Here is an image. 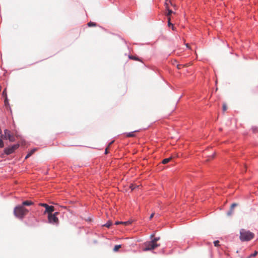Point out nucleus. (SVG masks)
<instances>
[{
	"label": "nucleus",
	"mask_w": 258,
	"mask_h": 258,
	"mask_svg": "<svg viewBox=\"0 0 258 258\" xmlns=\"http://www.w3.org/2000/svg\"><path fill=\"white\" fill-rule=\"evenodd\" d=\"M29 212V210L21 205L16 206L14 210V214L17 218L22 219Z\"/></svg>",
	"instance_id": "1"
},
{
	"label": "nucleus",
	"mask_w": 258,
	"mask_h": 258,
	"mask_svg": "<svg viewBox=\"0 0 258 258\" xmlns=\"http://www.w3.org/2000/svg\"><path fill=\"white\" fill-rule=\"evenodd\" d=\"M254 233L249 230L241 229L240 230L239 239L241 241H248L253 238Z\"/></svg>",
	"instance_id": "2"
},
{
	"label": "nucleus",
	"mask_w": 258,
	"mask_h": 258,
	"mask_svg": "<svg viewBox=\"0 0 258 258\" xmlns=\"http://www.w3.org/2000/svg\"><path fill=\"white\" fill-rule=\"evenodd\" d=\"M1 137L5 140H9L10 142H14L15 141V137L11 133V132L5 129L4 130V135H1Z\"/></svg>",
	"instance_id": "3"
},
{
	"label": "nucleus",
	"mask_w": 258,
	"mask_h": 258,
	"mask_svg": "<svg viewBox=\"0 0 258 258\" xmlns=\"http://www.w3.org/2000/svg\"><path fill=\"white\" fill-rule=\"evenodd\" d=\"M19 147V144H17L13 145L10 147H7L5 148L4 152L5 154L7 155H9L11 154H13L14 153L15 150H16L17 149H18Z\"/></svg>",
	"instance_id": "4"
},
{
	"label": "nucleus",
	"mask_w": 258,
	"mask_h": 258,
	"mask_svg": "<svg viewBox=\"0 0 258 258\" xmlns=\"http://www.w3.org/2000/svg\"><path fill=\"white\" fill-rule=\"evenodd\" d=\"M160 246V244L154 243L152 241H149L145 243V247L144 248V251H148L154 249L155 248Z\"/></svg>",
	"instance_id": "5"
},
{
	"label": "nucleus",
	"mask_w": 258,
	"mask_h": 258,
	"mask_svg": "<svg viewBox=\"0 0 258 258\" xmlns=\"http://www.w3.org/2000/svg\"><path fill=\"white\" fill-rule=\"evenodd\" d=\"M58 214V212H55L54 214H48V219L49 222L50 223L52 224H58V219L57 217V215Z\"/></svg>",
	"instance_id": "6"
},
{
	"label": "nucleus",
	"mask_w": 258,
	"mask_h": 258,
	"mask_svg": "<svg viewBox=\"0 0 258 258\" xmlns=\"http://www.w3.org/2000/svg\"><path fill=\"white\" fill-rule=\"evenodd\" d=\"M237 206V204L236 203H233L230 207V209L229 211L227 212V215L230 216L233 213L234 208Z\"/></svg>",
	"instance_id": "7"
},
{
	"label": "nucleus",
	"mask_w": 258,
	"mask_h": 258,
	"mask_svg": "<svg viewBox=\"0 0 258 258\" xmlns=\"http://www.w3.org/2000/svg\"><path fill=\"white\" fill-rule=\"evenodd\" d=\"M54 210V208L52 206H48L47 207H46V209H45V213H47L49 214H52L51 213L53 212Z\"/></svg>",
	"instance_id": "8"
},
{
	"label": "nucleus",
	"mask_w": 258,
	"mask_h": 258,
	"mask_svg": "<svg viewBox=\"0 0 258 258\" xmlns=\"http://www.w3.org/2000/svg\"><path fill=\"white\" fill-rule=\"evenodd\" d=\"M33 204H34V203L33 202H32L31 201H25L22 202L21 206H23V207H24L26 206H29L32 205Z\"/></svg>",
	"instance_id": "9"
},
{
	"label": "nucleus",
	"mask_w": 258,
	"mask_h": 258,
	"mask_svg": "<svg viewBox=\"0 0 258 258\" xmlns=\"http://www.w3.org/2000/svg\"><path fill=\"white\" fill-rule=\"evenodd\" d=\"M171 159V158H165L162 160V163L164 164L168 163Z\"/></svg>",
	"instance_id": "10"
},
{
	"label": "nucleus",
	"mask_w": 258,
	"mask_h": 258,
	"mask_svg": "<svg viewBox=\"0 0 258 258\" xmlns=\"http://www.w3.org/2000/svg\"><path fill=\"white\" fill-rule=\"evenodd\" d=\"M129 58L133 60H140V58L137 56H134V55H129Z\"/></svg>",
	"instance_id": "11"
},
{
	"label": "nucleus",
	"mask_w": 258,
	"mask_h": 258,
	"mask_svg": "<svg viewBox=\"0 0 258 258\" xmlns=\"http://www.w3.org/2000/svg\"><path fill=\"white\" fill-rule=\"evenodd\" d=\"M134 133H135V132H132L127 133L126 134V136L127 137H134L135 136Z\"/></svg>",
	"instance_id": "12"
},
{
	"label": "nucleus",
	"mask_w": 258,
	"mask_h": 258,
	"mask_svg": "<svg viewBox=\"0 0 258 258\" xmlns=\"http://www.w3.org/2000/svg\"><path fill=\"white\" fill-rule=\"evenodd\" d=\"M112 225V222L110 221H108L106 224L104 225V226L109 228Z\"/></svg>",
	"instance_id": "13"
},
{
	"label": "nucleus",
	"mask_w": 258,
	"mask_h": 258,
	"mask_svg": "<svg viewBox=\"0 0 258 258\" xmlns=\"http://www.w3.org/2000/svg\"><path fill=\"white\" fill-rule=\"evenodd\" d=\"M257 254V251H255L253 253H251V254H250L247 258H251L252 257H254L255 256H256Z\"/></svg>",
	"instance_id": "14"
},
{
	"label": "nucleus",
	"mask_w": 258,
	"mask_h": 258,
	"mask_svg": "<svg viewBox=\"0 0 258 258\" xmlns=\"http://www.w3.org/2000/svg\"><path fill=\"white\" fill-rule=\"evenodd\" d=\"M160 239L159 237H154L153 239L151 240L152 242H153L154 243H157V241H158Z\"/></svg>",
	"instance_id": "15"
},
{
	"label": "nucleus",
	"mask_w": 258,
	"mask_h": 258,
	"mask_svg": "<svg viewBox=\"0 0 258 258\" xmlns=\"http://www.w3.org/2000/svg\"><path fill=\"white\" fill-rule=\"evenodd\" d=\"M121 247V245H116L114 248H113V250L114 251H118V250L119 249V248Z\"/></svg>",
	"instance_id": "16"
},
{
	"label": "nucleus",
	"mask_w": 258,
	"mask_h": 258,
	"mask_svg": "<svg viewBox=\"0 0 258 258\" xmlns=\"http://www.w3.org/2000/svg\"><path fill=\"white\" fill-rule=\"evenodd\" d=\"M138 186L134 185L133 184H131L130 186V188L132 190H134L136 187H138Z\"/></svg>",
	"instance_id": "17"
},
{
	"label": "nucleus",
	"mask_w": 258,
	"mask_h": 258,
	"mask_svg": "<svg viewBox=\"0 0 258 258\" xmlns=\"http://www.w3.org/2000/svg\"><path fill=\"white\" fill-rule=\"evenodd\" d=\"M4 147V142L2 139L0 138V148H2Z\"/></svg>",
	"instance_id": "18"
},
{
	"label": "nucleus",
	"mask_w": 258,
	"mask_h": 258,
	"mask_svg": "<svg viewBox=\"0 0 258 258\" xmlns=\"http://www.w3.org/2000/svg\"><path fill=\"white\" fill-rule=\"evenodd\" d=\"M167 11L168 13L167 14V16H169L173 13V11L169 8H167Z\"/></svg>",
	"instance_id": "19"
},
{
	"label": "nucleus",
	"mask_w": 258,
	"mask_h": 258,
	"mask_svg": "<svg viewBox=\"0 0 258 258\" xmlns=\"http://www.w3.org/2000/svg\"><path fill=\"white\" fill-rule=\"evenodd\" d=\"M88 26L89 27H91V26H96V24L94 22H90L88 23Z\"/></svg>",
	"instance_id": "20"
},
{
	"label": "nucleus",
	"mask_w": 258,
	"mask_h": 258,
	"mask_svg": "<svg viewBox=\"0 0 258 258\" xmlns=\"http://www.w3.org/2000/svg\"><path fill=\"white\" fill-rule=\"evenodd\" d=\"M39 205L45 208V209H46V207H47V206H48L47 204L45 203H40L39 204Z\"/></svg>",
	"instance_id": "21"
},
{
	"label": "nucleus",
	"mask_w": 258,
	"mask_h": 258,
	"mask_svg": "<svg viewBox=\"0 0 258 258\" xmlns=\"http://www.w3.org/2000/svg\"><path fill=\"white\" fill-rule=\"evenodd\" d=\"M132 223V222L130 221H125V222H121V224H123L125 225H129L130 224Z\"/></svg>",
	"instance_id": "22"
},
{
	"label": "nucleus",
	"mask_w": 258,
	"mask_h": 258,
	"mask_svg": "<svg viewBox=\"0 0 258 258\" xmlns=\"http://www.w3.org/2000/svg\"><path fill=\"white\" fill-rule=\"evenodd\" d=\"M214 244L215 246H218L219 245V241H218V240L214 241Z\"/></svg>",
	"instance_id": "23"
},
{
	"label": "nucleus",
	"mask_w": 258,
	"mask_h": 258,
	"mask_svg": "<svg viewBox=\"0 0 258 258\" xmlns=\"http://www.w3.org/2000/svg\"><path fill=\"white\" fill-rule=\"evenodd\" d=\"M222 107H223V111H225V110H226V109H227V106H226V104H223V106H222Z\"/></svg>",
	"instance_id": "24"
},
{
	"label": "nucleus",
	"mask_w": 258,
	"mask_h": 258,
	"mask_svg": "<svg viewBox=\"0 0 258 258\" xmlns=\"http://www.w3.org/2000/svg\"><path fill=\"white\" fill-rule=\"evenodd\" d=\"M36 149H34L32 150H31L29 153L28 154H31V156L34 153V152L35 151Z\"/></svg>",
	"instance_id": "25"
},
{
	"label": "nucleus",
	"mask_w": 258,
	"mask_h": 258,
	"mask_svg": "<svg viewBox=\"0 0 258 258\" xmlns=\"http://www.w3.org/2000/svg\"><path fill=\"white\" fill-rule=\"evenodd\" d=\"M168 25L169 26H170V25H172L173 26L172 23H171V22H170V18H168Z\"/></svg>",
	"instance_id": "26"
},
{
	"label": "nucleus",
	"mask_w": 258,
	"mask_h": 258,
	"mask_svg": "<svg viewBox=\"0 0 258 258\" xmlns=\"http://www.w3.org/2000/svg\"><path fill=\"white\" fill-rule=\"evenodd\" d=\"M154 213L151 214L150 216V217H149V219L151 220L152 218L154 217Z\"/></svg>",
	"instance_id": "27"
},
{
	"label": "nucleus",
	"mask_w": 258,
	"mask_h": 258,
	"mask_svg": "<svg viewBox=\"0 0 258 258\" xmlns=\"http://www.w3.org/2000/svg\"><path fill=\"white\" fill-rule=\"evenodd\" d=\"M30 156H31V154H28V153L27 155H26L25 158L27 159V158L30 157Z\"/></svg>",
	"instance_id": "28"
},
{
	"label": "nucleus",
	"mask_w": 258,
	"mask_h": 258,
	"mask_svg": "<svg viewBox=\"0 0 258 258\" xmlns=\"http://www.w3.org/2000/svg\"><path fill=\"white\" fill-rule=\"evenodd\" d=\"M8 102V99L6 98L5 100V103L6 104V103Z\"/></svg>",
	"instance_id": "29"
},
{
	"label": "nucleus",
	"mask_w": 258,
	"mask_h": 258,
	"mask_svg": "<svg viewBox=\"0 0 258 258\" xmlns=\"http://www.w3.org/2000/svg\"><path fill=\"white\" fill-rule=\"evenodd\" d=\"M120 223H121V222H115V224H116V225H118V224H120Z\"/></svg>",
	"instance_id": "30"
},
{
	"label": "nucleus",
	"mask_w": 258,
	"mask_h": 258,
	"mask_svg": "<svg viewBox=\"0 0 258 258\" xmlns=\"http://www.w3.org/2000/svg\"><path fill=\"white\" fill-rule=\"evenodd\" d=\"M105 154L107 153V149H105Z\"/></svg>",
	"instance_id": "31"
},
{
	"label": "nucleus",
	"mask_w": 258,
	"mask_h": 258,
	"mask_svg": "<svg viewBox=\"0 0 258 258\" xmlns=\"http://www.w3.org/2000/svg\"><path fill=\"white\" fill-rule=\"evenodd\" d=\"M177 68H178V69H179L180 68V66H179V65H178V66H177Z\"/></svg>",
	"instance_id": "32"
},
{
	"label": "nucleus",
	"mask_w": 258,
	"mask_h": 258,
	"mask_svg": "<svg viewBox=\"0 0 258 258\" xmlns=\"http://www.w3.org/2000/svg\"><path fill=\"white\" fill-rule=\"evenodd\" d=\"M113 142V141L110 142V143L109 144V145H111Z\"/></svg>",
	"instance_id": "33"
},
{
	"label": "nucleus",
	"mask_w": 258,
	"mask_h": 258,
	"mask_svg": "<svg viewBox=\"0 0 258 258\" xmlns=\"http://www.w3.org/2000/svg\"><path fill=\"white\" fill-rule=\"evenodd\" d=\"M4 93H5V91H4L3 92V94H4Z\"/></svg>",
	"instance_id": "34"
}]
</instances>
